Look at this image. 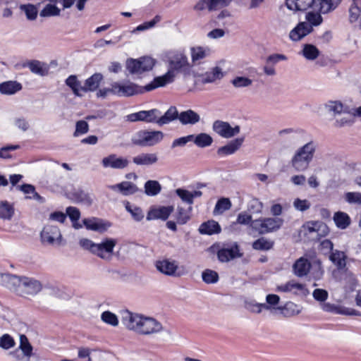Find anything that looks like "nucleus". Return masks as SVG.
I'll use <instances>...</instances> for the list:
<instances>
[{"label": "nucleus", "instance_id": "nucleus-13", "mask_svg": "<svg viewBox=\"0 0 361 361\" xmlns=\"http://www.w3.org/2000/svg\"><path fill=\"white\" fill-rule=\"evenodd\" d=\"M161 115V111L157 109L148 111H140L127 116L128 121L131 122L145 121L147 123H157V118Z\"/></svg>", "mask_w": 361, "mask_h": 361}, {"label": "nucleus", "instance_id": "nucleus-63", "mask_svg": "<svg viewBox=\"0 0 361 361\" xmlns=\"http://www.w3.org/2000/svg\"><path fill=\"white\" fill-rule=\"evenodd\" d=\"M248 209L253 214H259L263 209V204L258 199L253 198L248 204Z\"/></svg>", "mask_w": 361, "mask_h": 361}, {"label": "nucleus", "instance_id": "nucleus-24", "mask_svg": "<svg viewBox=\"0 0 361 361\" xmlns=\"http://www.w3.org/2000/svg\"><path fill=\"white\" fill-rule=\"evenodd\" d=\"M311 268V264L308 259L300 257L293 264V273L298 277H303L306 276Z\"/></svg>", "mask_w": 361, "mask_h": 361}, {"label": "nucleus", "instance_id": "nucleus-16", "mask_svg": "<svg viewBox=\"0 0 361 361\" xmlns=\"http://www.w3.org/2000/svg\"><path fill=\"white\" fill-rule=\"evenodd\" d=\"M244 140V137L231 140L226 145L218 148L216 151L218 156L224 157L235 154L241 147Z\"/></svg>", "mask_w": 361, "mask_h": 361}, {"label": "nucleus", "instance_id": "nucleus-23", "mask_svg": "<svg viewBox=\"0 0 361 361\" xmlns=\"http://www.w3.org/2000/svg\"><path fill=\"white\" fill-rule=\"evenodd\" d=\"M156 267L160 272L168 276H176L178 264L175 260L163 259L156 262Z\"/></svg>", "mask_w": 361, "mask_h": 361}, {"label": "nucleus", "instance_id": "nucleus-4", "mask_svg": "<svg viewBox=\"0 0 361 361\" xmlns=\"http://www.w3.org/2000/svg\"><path fill=\"white\" fill-rule=\"evenodd\" d=\"M164 138V133L159 130H139L131 138L133 145L140 147H151L160 142Z\"/></svg>", "mask_w": 361, "mask_h": 361}, {"label": "nucleus", "instance_id": "nucleus-27", "mask_svg": "<svg viewBox=\"0 0 361 361\" xmlns=\"http://www.w3.org/2000/svg\"><path fill=\"white\" fill-rule=\"evenodd\" d=\"M192 62L194 65H199L202 61L210 54L209 48L195 47L190 49Z\"/></svg>", "mask_w": 361, "mask_h": 361}, {"label": "nucleus", "instance_id": "nucleus-51", "mask_svg": "<svg viewBox=\"0 0 361 361\" xmlns=\"http://www.w3.org/2000/svg\"><path fill=\"white\" fill-rule=\"evenodd\" d=\"M245 305L246 309L255 313H260L263 309L267 310H270L269 305L265 303H258L252 300H246Z\"/></svg>", "mask_w": 361, "mask_h": 361}, {"label": "nucleus", "instance_id": "nucleus-39", "mask_svg": "<svg viewBox=\"0 0 361 361\" xmlns=\"http://www.w3.org/2000/svg\"><path fill=\"white\" fill-rule=\"evenodd\" d=\"M192 207H189L188 209L183 207L178 206L176 212L174 214L175 219L178 224L184 225L188 223L191 217Z\"/></svg>", "mask_w": 361, "mask_h": 361}, {"label": "nucleus", "instance_id": "nucleus-19", "mask_svg": "<svg viewBox=\"0 0 361 361\" xmlns=\"http://www.w3.org/2000/svg\"><path fill=\"white\" fill-rule=\"evenodd\" d=\"M317 0H285L287 10L295 12L305 11L312 5L317 4Z\"/></svg>", "mask_w": 361, "mask_h": 361}, {"label": "nucleus", "instance_id": "nucleus-7", "mask_svg": "<svg viewBox=\"0 0 361 361\" xmlns=\"http://www.w3.org/2000/svg\"><path fill=\"white\" fill-rule=\"evenodd\" d=\"M116 243V239L105 238L100 243H96L94 255L104 260L110 261L113 257L114 249Z\"/></svg>", "mask_w": 361, "mask_h": 361}, {"label": "nucleus", "instance_id": "nucleus-30", "mask_svg": "<svg viewBox=\"0 0 361 361\" xmlns=\"http://www.w3.org/2000/svg\"><path fill=\"white\" fill-rule=\"evenodd\" d=\"M341 0H317L315 5H319L318 10L320 13L326 14L335 10L340 4Z\"/></svg>", "mask_w": 361, "mask_h": 361}, {"label": "nucleus", "instance_id": "nucleus-35", "mask_svg": "<svg viewBox=\"0 0 361 361\" xmlns=\"http://www.w3.org/2000/svg\"><path fill=\"white\" fill-rule=\"evenodd\" d=\"M179 113L176 106H171L164 115L161 114L157 118V124L163 126L170 122L178 119Z\"/></svg>", "mask_w": 361, "mask_h": 361}, {"label": "nucleus", "instance_id": "nucleus-37", "mask_svg": "<svg viewBox=\"0 0 361 361\" xmlns=\"http://www.w3.org/2000/svg\"><path fill=\"white\" fill-rule=\"evenodd\" d=\"M157 160L158 157L154 153H142L133 159V163L137 165H152Z\"/></svg>", "mask_w": 361, "mask_h": 361}, {"label": "nucleus", "instance_id": "nucleus-12", "mask_svg": "<svg viewBox=\"0 0 361 361\" xmlns=\"http://www.w3.org/2000/svg\"><path fill=\"white\" fill-rule=\"evenodd\" d=\"M174 211V207L169 206H152L149 208L146 219L147 221L161 220L166 221Z\"/></svg>", "mask_w": 361, "mask_h": 361}, {"label": "nucleus", "instance_id": "nucleus-5", "mask_svg": "<svg viewBox=\"0 0 361 361\" xmlns=\"http://www.w3.org/2000/svg\"><path fill=\"white\" fill-rule=\"evenodd\" d=\"M155 63V59L149 56H143L138 59H130L126 61V68L131 74H140L152 70Z\"/></svg>", "mask_w": 361, "mask_h": 361}, {"label": "nucleus", "instance_id": "nucleus-41", "mask_svg": "<svg viewBox=\"0 0 361 361\" xmlns=\"http://www.w3.org/2000/svg\"><path fill=\"white\" fill-rule=\"evenodd\" d=\"M18 349L23 352V356L27 358V361H29L32 355L33 348L29 342L27 336L23 334L20 336V344Z\"/></svg>", "mask_w": 361, "mask_h": 361}, {"label": "nucleus", "instance_id": "nucleus-48", "mask_svg": "<svg viewBox=\"0 0 361 361\" xmlns=\"http://www.w3.org/2000/svg\"><path fill=\"white\" fill-rule=\"evenodd\" d=\"M145 192L148 196H156L161 190V186L157 180H149L145 183Z\"/></svg>", "mask_w": 361, "mask_h": 361}, {"label": "nucleus", "instance_id": "nucleus-26", "mask_svg": "<svg viewBox=\"0 0 361 361\" xmlns=\"http://www.w3.org/2000/svg\"><path fill=\"white\" fill-rule=\"evenodd\" d=\"M175 192L183 202L190 205L193 204L195 198L200 197L202 195L200 190L189 191L183 188H178Z\"/></svg>", "mask_w": 361, "mask_h": 361}, {"label": "nucleus", "instance_id": "nucleus-58", "mask_svg": "<svg viewBox=\"0 0 361 361\" xmlns=\"http://www.w3.org/2000/svg\"><path fill=\"white\" fill-rule=\"evenodd\" d=\"M232 85L236 88L247 87L252 84V80L247 77L237 76L231 80Z\"/></svg>", "mask_w": 361, "mask_h": 361}, {"label": "nucleus", "instance_id": "nucleus-3", "mask_svg": "<svg viewBox=\"0 0 361 361\" xmlns=\"http://www.w3.org/2000/svg\"><path fill=\"white\" fill-rule=\"evenodd\" d=\"M317 146V142L310 140L295 151L290 160V164L296 171H305L309 168Z\"/></svg>", "mask_w": 361, "mask_h": 361}, {"label": "nucleus", "instance_id": "nucleus-54", "mask_svg": "<svg viewBox=\"0 0 361 361\" xmlns=\"http://www.w3.org/2000/svg\"><path fill=\"white\" fill-rule=\"evenodd\" d=\"M101 319L105 324L112 326H117L118 325V317L110 311H104L101 314Z\"/></svg>", "mask_w": 361, "mask_h": 361}, {"label": "nucleus", "instance_id": "nucleus-53", "mask_svg": "<svg viewBox=\"0 0 361 361\" xmlns=\"http://www.w3.org/2000/svg\"><path fill=\"white\" fill-rule=\"evenodd\" d=\"M231 207V202L228 198L222 197L219 199L216 203L214 213V214H222L225 211L230 209Z\"/></svg>", "mask_w": 361, "mask_h": 361}, {"label": "nucleus", "instance_id": "nucleus-46", "mask_svg": "<svg viewBox=\"0 0 361 361\" xmlns=\"http://www.w3.org/2000/svg\"><path fill=\"white\" fill-rule=\"evenodd\" d=\"M66 85L68 86L72 91L73 92L74 94L78 97H81L82 94L80 93V91H82V87L81 86L80 82L78 80L77 77L74 75H70L66 80Z\"/></svg>", "mask_w": 361, "mask_h": 361}, {"label": "nucleus", "instance_id": "nucleus-34", "mask_svg": "<svg viewBox=\"0 0 361 361\" xmlns=\"http://www.w3.org/2000/svg\"><path fill=\"white\" fill-rule=\"evenodd\" d=\"M326 229V226L321 221H308L302 226V231L305 234L315 233L317 236L320 235L319 233L320 231L324 232Z\"/></svg>", "mask_w": 361, "mask_h": 361}, {"label": "nucleus", "instance_id": "nucleus-44", "mask_svg": "<svg viewBox=\"0 0 361 361\" xmlns=\"http://www.w3.org/2000/svg\"><path fill=\"white\" fill-rule=\"evenodd\" d=\"M267 233L278 231L282 226L283 220L279 217L265 218Z\"/></svg>", "mask_w": 361, "mask_h": 361}, {"label": "nucleus", "instance_id": "nucleus-57", "mask_svg": "<svg viewBox=\"0 0 361 361\" xmlns=\"http://www.w3.org/2000/svg\"><path fill=\"white\" fill-rule=\"evenodd\" d=\"M202 279L207 284L215 283L219 280V275L215 271L206 269L202 274Z\"/></svg>", "mask_w": 361, "mask_h": 361}, {"label": "nucleus", "instance_id": "nucleus-15", "mask_svg": "<svg viewBox=\"0 0 361 361\" xmlns=\"http://www.w3.org/2000/svg\"><path fill=\"white\" fill-rule=\"evenodd\" d=\"M130 161L123 157H118L115 154H111L102 160V164L104 168H111L114 169H123L126 168Z\"/></svg>", "mask_w": 361, "mask_h": 361}, {"label": "nucleus", "instance_id": "nucleus-17", "mask_svg": "<svg viewBox=\"0 0 361 361\" xmlns=\"http://www.w3.org/2000/svg\"><path fill=\"white\" fill-rule=\"evenodd\" d=\"M232 0H200L194 6L196 11H215L220 8L227 6Z\"/></svg>", "mask_w": 361, "mask_h": 361}, {"label": "nucleus", "instance_id": "nucleus-21", "mask_svg": "<svg viewBox=\"0 0 361 361\" xmlns=\"http://www.w3.org/2000/svg\"><path fill=\"white\" fill-rule=\"evenodd\" d=\"M108 188L114 191H118L124 196L133 195L139 191L137 185L130 181H123L120 183L109 185Z\"/></svg>", "mask_w": 361, "mask_h": 361}, {"label": "nucleus", "instance_id": "nucleus-52", "mask_svg": "<svg viewBox=\"0 0 361 361\" xmlns=\"http://www.w3.org/2000/svg\"><path fill=\"white\" fill-rule=\"evenodd\" d=\"M274 243L264 238H260L252 243V248L256 250H269L273 247Z\"/></svg>", "mask_w": 361, "mask_h": 361}, {"label": "nucleus", "instance_id": "nucleus-33", "mask_svg": "<svg viewBox=\"0 0 361 361\" xmlns=\"http://www.w3.org/2000/svg\"><path fill=\"white\" fill-rule=\"evenodd\" d=\"M324 106L326 111L334 116L345 113L347 110V107L338 100L328 101Z\"/></svg>", "mask_w": 361, "mask_h": 361}, {"label": "nucleus", "instance_id": "nucleus-43", "mask_svg": "<svg viewBox=\"0 0 361 361\" xmlns=\"http://www.w3.org/2000/svg\"><path fill=\"white\" fill-rule=\"evenodd\" d=\"M195 145L204 148L210 146L213 142V138L205 133H201L197 135H193V140Z\"/></svg>", "mask_w": 361, "mask_h": 361}, {"label": "nucleus", "instance_id": "nucleus-62", "mask_svg": "<svg viewBox=\"0 0 361 361\" xmlns=\"http://www.w3.org/2000/svg\"><path fill=\"white\" fill-rule=\"evenodd\" d=\"M15 345V341L9 334H4L0 337V347L3 349L8 350Z\"/></svg>", "mask_w": 361, "mask_h": 361}, {"label": "nucleus", "instance_id": "nucleus-64", "mask_svg": "<svg viewBox=\"0 0 361 361\" xmlns=\"http://www.w3.org/2000/svg\"><path fill=\"white\" fill-rule=\"evenodd\" d=\"M345 199L349 204H361V193L357 192H348L345 194Z\"/></svg>", "mask_w": 361, "mask_h": 361}, {"label": "nucleus", "instance_id": "nucleus-10", "mask_svg": "<svg viewBox=\"0 0 361 361\" xmlns=\"http://www.w3.org/2000/svg\"><path fill=\"white\" fill-rule=\"evenodd\" d=\"M164 329L161 322L153 317L142 315L137 334L151 335L161 333Z\"/></svg>", "mask_w": 361, "mask_h": 361}, {"label": "nucleus", "instance_id": "nucleus-36", "mask_svg": "<svg viewBox=\"0 0 361 361\" xmlns=\"http://www.w3.org/2000/svg\"><path fill=\"white\" fill-rule=\"evenodd\" d=\"M221 227L218 222L210 220L207 222L202 223L200 228L199 232L201 234L213 235L219 233L221 232Z\"/></svg>", "mask_w": 361, "mask_h": 361}, {"label": "nucleus", "instance_id": "nucleus-55", "mask_svg": "<svg viewBox=\"0 0 361 361\" xmlns=\"http://www.w3.org/2000/svg\"><path fill=\"white\" fill-rule=\"evenodd\" d=\"M305 19L307 20L306 23L310 25L312 28L313 26L319 25L323 21L320 12H307L305 16Z\"/></svg>", "mask_w": 361, "mask_h": 361}, {"label": "nucleus", "instance_id": "nucleus-32", "mask_svg": "<svg viewBox=\"0 0 361 361\" xmlns=\"http://www.w3.org/2000/svg\"><path fill=\"white\" fill-rule=\"evenodd\" d=\"M223 77L224 73L222 69L216 66L202 75V82L203 84L214 82L218 80H221Z\"/></svg>", "mask_w": 361, "mask_h": 361}, {"label": "nucleus", "instance_id": "nucleus-49", "mask_svg": "<svg viewBox=\"0 0 361 361\" xmlns=\"http://www.w3.org/2000/svg\"><path fill=\"white\" fill-rule=\"evenodd\" d=\"M361 16V0L353 1L349 9V19L351 23L355 22Z\"/></svg>", "mask_w": 361, "mask_h": 361}, {"label": "nucleus", "instance_id": "nucleus-56", "mask_svg": "<svg viewBox=\"0 0 361 361\" xmlns=\"http://www.w3.org/2000/svg\"><path fill=\"white\" fill-rule=\"evenodd\" d=\"M286 9H287L286 5L281 7V14L280 16V19L284 23L289 24L295 20L298 12L289 10L287 11Z\"/></svg>", "mask_w": 361, "mask_h": 361}, {"label": "nucleus", "instance_id": "nucleus-42", "mask_svg": "<svg viewBox=\"0 0 361 361\" xmlns=\"http://www.w3.org/2000/svg\"><path fill=\"white\" fill-rule=\"evenodd\" d=\"M334 221L336 226L341 229H345L350 224V216L343 212H336L334 216Z\"/></svg>", "mask_w": 361, "mask_h": 361}, {"label": "nucleus", "instance_id": "nucleus-40", "mask_svg": "<svg viewBox=\"0 0 361 361\" xmlns=\"http://www.w3.org/2000/svg\"><path fill=\"white\" fill-rule=\"evenodd\" d=\"M14 207L8 201L0 202V219L9 221L14 214Z\"/></svg>", "mask_w": 361, "mask_h": 361}, {"label": "nucleus", "instance_id": "nucleus-29", "mask_svg": "<svg viewBox=\"0 0 361 361\" xmlns=\"http://www.w3.org/2000/svg\"><path fill=\"white\" fill-rule=\"evenodd\" d=\"M102 80L103 75L102 73H96L93 74L85 81V85L82 87V92H87L95 91L99 87Z\"/></svg>", "mask_w": 361, "mask_h": 361}, {"label": "nucleus", "instance_id": "nucleus-2", "mask_svg": "<svg viewBox=\"0 0 361 361\" xmlns=\"http://www.w3.org/2000/svg\"><path fill=\"white\" fill-rule=\"evenodd\" d=\"M1 277L8 288L18 293L35 295L42 290L41 283L33 278L20 277L8 273L2 274Z\"/></svg>", "mask_w": 361, "mask_h": 361}, {"label": "nucleus", "instance_id": "nucleus-20", "mask_svg": "<svg viewBox=\"0 0 361 361\" xmlns=\"http://www.w3.org/2000/svg\"><path fill=\"white\" fill-rule=\"evenodd\" d=\"M313 30L310 25L305 22L298 24L289 33V37L292 41L297 42L307 36Z\"/></svg>", "mask_w": 361, "mask_h": 361}, {"label": "nucleus", "instance_id": "nucleus-6", "mask_svg": "<svg viewBox=\"0 0 361 361\" xmlns=\"http://www.w3.org/2000/svg\"><path fill=\"white\" fill-rule=\"evenodd\" d=\"M145 87H140L130 81H125L123 82H114V95L118 97H131L135 94L143 93L147 91Z\"/></svg>", "mask_w": 361, "mask_h": 361}, {"label": "nucleus", "instance_id": "nucleus-50", "mask_svg": "<svg viewBox=\"0 0 361 361\" xmlns=\"http://www.w3.org/2000/svg\"><path fill=\"white\" fill-rule=\"evenodd\" d=\"M265 218H259L251 221L250 228L259 235L267 234Z\"/></svg>", "mask_w": 361, "mask_h": 361}, {"label": "nucleus", "instance_id": "nucleus-31", "mask_svg": "<svg viewBox=\"0 0 361 361\" xmlns=\"http://www.w3.org/2000/svg\"><path fill=\"white\" fill-rule=\"evenodd\" d=\"M68 197L77 202H85L90 204L92 199L89 195L80 188H74L68 192Z\"/></svg>", "mask_w": 361, "mask_h": 361}, {"label": "nucleus", "instance_id": "nucleus-1", "mask_svg": "<svg viewBox=\"0 0 361 361\" xmlns=\"http://www.w3.org/2000/svg\"><path fill=\"white\" fill-rule=\"evenodd\" d=\"M163 60L167 64V72L163 75L154 78L150 83L147 84L145 87L147 92L170 84L174 81L177 74H185L190 71L188 59L183 50L167 51L164 54Z\"/></svg>", "mask_w": 361, "mask_h": 361}, {"label": "nucleus", "instance_id": "nucleus-45", "mask_svg": "<svg viewBox=\"0 0 361 361\" xmlns=\"http://www.w3.org/2000/svg\"><path fill=\"white\" fill-rule=\"evenodd\" d=\"M281 313L286 317H292L299 314L301 312V308L299 305L293 302H286L283 307H280Z\"/></svg>", "mask_w": 361, "mask_h": 361}, {"label": "nucleus", "instance_id": "nucleus-11", "mask_svg": "<svg viewBox=\"0 0 361 361\" xmlns=\"http://www.w3.org/2000/svg\"><path fill=\"white\" fill-rule=\"evenodd\" d=\"M276 291L280 293H288L293 295L306 296L309 290L305 284L297 282L295 280H290L285 283L276 286Z\"/></svg>", "mask_w": 361, "mask_h": 361}, {"label": "nucleus", "instance_id": "nucleus-8", "mask_svg": "<svg viewBox=\"0 0 361 361\" xmlns=\"http://www.w3.org/2000/svg\"><path fill=\"white\" fill-rule=\"evenodd\" d=\"M40 238L44 245H60L62 235L56 226L46 225L40 233Z\"/></svg>", "mask_w": 361, "mask_h": 361}, {"label": "nucleus", "instance_id": "nucleus-61", "mask_svg": "<svg viewBox=\"0 0 361 361\" xmlns=\"http://www.w3.org/2000/svg\"><path fill=\"white\" fill-rule=\"evenodd\" d=\"M59 13L60 10L55 5L48 4L41 11L40 16L43 17L56 16Z\"/></svg>", "mask_w": 361, "mask_h": 361}, {"label": "nucleus", "instance_id": "nucleus-28", "mask_svg": "<svg viewBox=\"0 0 361 361\" xmlns=\"http://www.w3.org/2000/svg\"><path fill=\"white\" fill-rule=\"evenodd\" d=\"M22 85L13 80L0 83V93L5 95H13L22 90Z\"/></svg>", "mask_w": 361, "mask_h": 361}, {"label": "nucleus", "instance_id": "nucleus-9", "mask_svg": "<svg viewBox=\"0 0 361 361\" xmlns=\"http://www.w3.org/2000/svg\"><path fill=\"white\" fill-rule=\"evenodd\" d=\"M212 129L219 136L226 139L235 137L240 131V127L238 125L231 126L229 123L220 120L213 123Z\"/></svg>", "mask_w": 361, "mask_h": 361}, {"label": "nucleus", "instance_id": "nucleus-22", "mask_svg": "<svg viewBox=\"0 0 361 361\" xmlns=\"http://www.w3.org/2000/svg\"><path fill=\"white\" fill-rule=\"evenodd\" d=\"M23 66L28 68L32 73L39 76L48 75L49 71V66L47 63L38 60L28 61Z\"/></svg>", "mask_w": 361, "mask_h": 361}, {"label": "nucleus", "instance_id": "nucleus-18", "mask_svg": "<svg viewBox=\"0 0 361 361\" xmlns=\"http://www.w3.org/2000/svg\"><path fill=\"white\" fill-rule=\"evenodd\" d=\"M240 256L239 247L236 243L228 247H223L217 252L218 259L221 262H226Z\"/></svg>", "mask_w": 361, "mask_h": 361}, {"label": "nucleus", "instance_id": "nucleus-60", "mask_svg": "<svg viewBox=\"0 0 361 361\" xmlns=\"http://www.w3.org/2000/svg\"><path fill=\"white\" fill-rule=\"evenodd\" d=\"M126 210L130 213L131 216L136 221H140L144 218V213L141 208L138 207H132L128 203L126 206Z\"/></svg>", "mask_w": 361, "mask_h": 361}, {"label": "nucleus", "instance_id": "nucleus-47", "mask_svg": "<svg viewBox=\"0 0 361 361\" xmlns=\"http://www.w3.org/2000/svg\"><path fill=\"white\" fill-rule=\"evenodd\" d=\"M302 54L307 60L313 61L319 55V51L316 46L310 44H305L303 46Z\"/></svg>", "mask_w": 361, "mask_h": 361}, {"label": "nucleus", "instance_id": "nucleus-59", "mask_svg": "<svg viewBox=\"0 0 361 361\" xmlns=\"http://www.w3.org/2000/svg\"><path fill=\"white\" fill-rule=\"evenodd\" d=\"M83 224L89 230L102 231L104 229L102 222L97 219H85Z\"/></svg>", "mask_w": 361, "mask_h": 361}, {"label": "nucleus", "instance_id": "nucleus-38", "mask_svg": "<svg viewBox=\"0 0 361 361\" xmlns=\"http://www.w3.org/2000/svg\"><path fill=\"white\" fill-rule=\"evenodd\" d=\"M346 258L347 257L344 252L337 250L332 251L329 257L330 260L339 270L345 269L346 266Z\"/></svg>", "mask_w": 361, "mask_h": 361}, {"label": "nucleus", "instance_id": "nucleus-25", "mask_svg": "<svg viewBox=\"0 0 361 361\" xmlns=\"http://www.w3.org/2000/svg\"><path fill=\"white\" fill-rule=\"evenodd\" d=\"M178 121L182 125H195L200 121V116L192 109L181 111Z\"/></svg>", "mask_w": 361, "mask_h": 361}, {"label": "nucleus", "instance_id": "nucleus-14", "mask_svg": "<svg viewBox=\"0 0 361 361\" xmlns=\"http://www.w3.org/2000/svg\"><path fill=\"white\" fill-rule=\"evenodd\" d=\"M142 314L133 313L129 310L122 312V323L129 330L138 332Z\"/></svg>", "mask_w": 361, "mask_h": 361}]
</instances>
